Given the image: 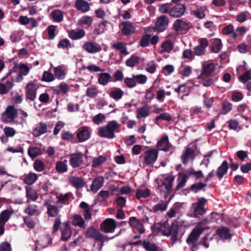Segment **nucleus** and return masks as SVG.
Listing matches in <instances>:
<instances>
[{
	"label": "nucleus",
	"instance_id": "b1692460",
	"mask_svg": "<svg viewBox=\"0 0 251 251\" xmlns=\"http://www.w3.org/2000/svg\"><path fill=\"white\" fill-rule=\"evenodd\" d=\"M72 196L70 193H67L65 194H60L57 196V201L56 204L59 207H62L63 204H68L69 202V199Z\"/></svg>",
	"mask_w": 251,
	"mask_h": 251
},
{
	"label": "nucleus",
	"instance_id": "6e6d98bb",
	"mask_svg": "<svg viewBox=\"0 0 251 251\" xmlns=\"http://www.w3.org/2000/svg\"><path fill=\"white\" fill-rule=\"evenodd\" d=\"M207 184L201 182L196 183L192 184L190 187V190L195 193H198L204 187H206Z\"/></svg>",
	"mask_w": 251,
	"mask_h": 251
},
{
	"label": "nucleus",
	"instance_id": "cd10ccee",
	"mask_svg": "<svg viewBox=\"0 0 251 251\" xmlns=\"http://www.w3.org/2000/svg\"><path fill=\"white\" fill-rule=\"evenodd\" d=\"M202 233V230L199 228L195 227L190 234L189 235L186 242L189 243V242H193L197 241L200 236Z\"/></svg>",
	"mask_w": 251,
	"mask_h": 251
},
{
	"label": "nucleus",
	"instance_id": "0e129e2a",
	"mask_svg": "<svg viewBox=\"0 0 251 251\" xmlns=\"http://www.w3.org/2000/svg\"><path fill=\"white\" fill-rule=\"evenodd\" d=\"M223 109L221 111L222 114L225 115L228 113L232 109V104L228 101H224L222 103Z\"/></svg>",
	"mask_w": 251,
	"mask_h": 251
},
{
	"label": "nucleus",
	"instance_id": "aec40b11",
	"mask_svg": "<svg viewBox=\"0 0 251 251\" xmlns=\"http://www.w3.org/2000/svg\"><path fill=\"white\" fill-rule=\"evenodd\" d=\"M229 165L226 160L224 161L222 164L217 168L216 175L219 180L222 179L224 175L227 174Z\"/></svg>",
	"mask_w": 251,
	"mask_h": 251
},
{
	"label": "nucleus",
	"instance_id": "c756f323",
	"mask_svg": "<svg viewBox=\"0 0 251 251\" xmlns=\"http://www.w3.org/2000/svg\"><path fill=\"white\" fill-rule=\"evenodd\" d=\"M124 91L119 88H115L109 93V96L117 101L122 99L124 96Z\"/></svg>",
	"mask_w": 251,
	"mask_h": 251
},
{
	"label": "nucleus",
	"instance_id": "bb28decb",
	"mask_svg": "<svg viewBox=\"0 0 251 251\" xmlns=\"http://www.w3.org/2000/svg\"><path fill=\"white\" fill-rule=\"evenodd\" d=\"M82 47L87 52L91 53L99 52L101 50L100 47L97 46L95 43L91 42H86Z\"/></svg>",
	"mask_w": 251,
	"mask_h": 251
},
{
	"label": "nucleus",
	"instance_id": "1a4fd4ad",
	"mask_svg": "<svg viewBox=\"0 0 251 251\" xmlns=\"http://www.w3.org/2000/svg\"><path fill=\"white\" fill-rule=\"evenodd\" d=\"M158 151L156 149H150L145 152L144 162L146 165L153 164L157 159Z\"/></svg>",
	"mask_w": 251,
	"mask_h": 251
},
{
	"label": "nucleus",
	"instance_id": "5fc2aeb1",
	"mask_svg": "<svg viewBox=\"0 0 251 251\" xmlns=\"http://www.w3.org/2000/svg\"><path fill=\"white\" fill-rule=\"evenodd\" d=\"M39 211L38 206L35 204L29 205L24 210L25 213L30 216H33L38 213Z\"/></svg>",
	"mask_w": 251,
	"mask_h": 251
},
{
	"label": "nucleus",
	"instance_id": "f8f14e48",
	"mask_svg": "<svg viewBox=\"0 0 251 251\" xmlns=\"http://www.w3.org/2000/svg\"><path fill=\"white\" fill-rule=\"evenodd\" d=\"M186 6L183 4H177L169 11V15L174 18H179L182 16L186 10Z\"/></svg>",
	"mask_w": 251,
	"mask_h": 251
},
{
	"label": "nucleus",
	"instance_id": "69168bd1",
	"mask_svg": "<svg viewBox=\"0 0 251 251\" xmlns=\"http://www.w3.org/2000/svg\"><path fill=\"white\" fill-rule=\"evenodd\" d=\"M151 35L146 34L142 36L140 41V46L142 47H147L149 46L150 42Z\"/></svg>",
	"mask_w": 251,
	"mask_h": 251
},
{
	"label": "nucleus",
	"instance_id": "49530a36",
	"mask_svg": "<svg viewBox=\"0 0 251 251\" xmlns=\"http://www.w3.org/2000/svg\"><path fill=\"white\" fill-rule=\"evenodd\" d=\"M26 194L27 198L32 201H35L38 199L36 192L31 187H26Z\"/></svg>",
	"mask_w": 251,
	"mask_h": 251
},
{
	"label": "nucleus",
	"instance_id": "dca6fc26",
	"mask_svg": "<svg viewBox=\"0 0 251 251\" xmlns=\"http://www.w3.org/2000/svg\"><path fill=\"white\" fill-rule=\"evenodd\" d=\"M156 147L158 150L166 152L170 150L172 145L169 142L168 136L166 135L158 141Z\"/></svg>",
	"mask_w": 251,
	"mask_h": 251
},
{
	"label": "nucleus",
	"instance_id": "2eb2a0df",
	"mask_svg": "<svg viewBox=\"0 0 251 251\" xmlns=\"http://www.w3.org/2000/svg\"><path fill=\"white\" fill-rule=\"evenodd\" d=\"M121 28V32L124 35H129L135 32V27L133 24L128 21H123L120 24Z\"/></svg>",
	"mask_w": 251,
	"mask_h": 251
},
{
	"label": "nucleus",
	"instance_id": "423d86ee",
	"mask_svg": "<svg viewBox=\"0 0 251 251\" xmlns=\"http://www.w3.org/2000/svg\"><path fill=\"white\" fill-rule=\"evenodd\" d=\"M37 87L32 81L28 82L25 87V99L27 101H33L36 98Z\"/></svg>",
	"mask_w": 251,
	"mask_h": 251
},
{
	"label": "nucleus",
	"instance_id": "774afa93",
	"mask_svg": "<svg viewBox=\"0 0 251 251\" xmlns=\"http://www.w3.org/2000/svg\"><path fill=\"white\" fill-rule=\"evenodd\" d=\"M105 119V116L103 114L99 113L94 116L93 118V122L96 125H100Z\"/></svg>",
	"mask_w": 251,
	"mask_h": 251
},
{
	"label": "nucleus",
	"instance_id": "09e8293b",
	"mask_svg": "<svg viewBox=\"0 0 251 251\" xmlns=\"http://www.w3.org/2000/svg\"><path fill=\"white\" fill-rule=\"evenodd\" d=\"M222 47V43L221 40L219 38H216L214 40L211 48V50L214 53H218L221 50Z\"/></svg>",
	"mask_w": 251,
	"mask_h": 251
},
{
	"label": "nucleus",
	"instance_id": "13d9d810",
	"mask_svg": "<svg viewBox=\"0 0 251 251\" xmlns=\"http://www.w3.org/2000/svg\"><path fill=\"white\" fill-rule=\"evenodd\" d=\"M167 206L168 204L166 202L162 201L161 203H158L154 205L152 208V211L154 212L164 211L167 209Z\"/></svg>",
	"mask_w": 251,
	"mask_h": 251
},
{
	"label": "nucleus",
	"instance_id": "9b49d317",
	"mask_svg": "<svg viewBox=\"0 0 251 251\" xmlns=\"http://www.w3.org/2000/svg\"><path fill=\"white\" fill-rule=\"evenodd\" d=\"M128 224L133 229H135L140 234L145 233V228L142 222L136 217H131L129 219Z\"/></svg>",
	"mask_w": 251,
	"mask_h": 251
},
{
	"label": "nucleus",
	"instance_id": "052dcab7",
	"mask_svg": "<svg viewBox=\"0 0 251 251\" xmlns=\"http://www.w3.org/2000/svg\"><path fill=\"white\" fill-rule=\"evenodd\" d=\"M155 87L152 86L149 89L147 90L145 96V99L147 102H150L154 98V93L155 91Z\"/></svg>",
	"mask_w": 251,
	"mask_h": 251
},
{
	"label": "nucleus",
	"instance_id": "4468645a",
	"mask_svg": "<svg viewBox=\"0 0 251 251\" xmlns=\"http://www.w3.org/2000/svg\"><path fill=\"white\" fill-rule=\"evenodd\" d=\"M61 231V240L66 241L71 237L72 235V230L70 227V222L67 221L62 224V226L60 227Z\"/></svg>",
	"mask_w": 251,
	"mask_h": 251
},
{
	"label": "nucleus",
	"instance_id": "39448f33",
	"mask_svg": "<svg viewBox=\"0 0 251 251\" xmlns=\"http://www.w3.org/2000/svg\"><path fill=\"white\" fill-rule=\"evenodd\" d=\"M206 202L207 200L204 197H201L198 199L197 202L193 204V214L195 217H200L206 213L207 210L205 206Z\"/></svg>",
	"mask_w": 251,
	"mask_h": 251
},
{
	"label": "nucleus",
	"instance_id": "f03ea898",
	"mask_svg": "<svg viewBox=\"0 0 251 251\" xmlns=\"http://www.w3.org/2000/svg\"><path fill=\"white\" fill-rule=\"evenodd\" d=\"M169 23V19L166 15H161L157 17L154 26L148 28V31H153L157 33L163 32L168 28Z\"/></svg>",
	"mask_w": 251,
	"mask_h": 251
},
{
	"label": "nucleus",
	"instance_id": "e2e57ef3",
	"mask_svg": "<svg viewBox=\"0 0 251 251\" xmlns=\"http://www.w3.org/2000/svg\"><path fill=\"white\" fill-rule=\"evenodd\" d=\"M70 162L73 168L78 167V153L71 154Z\"/></svg>",
	"mask_w": 251,
	"mask_h": 251
},
{
	"label": "nucleus",
	"instance_id": "72a5a7b5",
	"mask_svg": "<svg viewBox=\"0 0 251 251\" xmlns=\"http://www.w3.org/2000/svg\"><path fill=\"white\" fill-rule=\"evenodd\" d=\"M67 160L65 159L63 161H58L56 163L55 169L57 173L59 174H63L67 172L68 166L66 164Z\"/></svg>",
	"mask_w": 251,
	"mask_h": 251
},
{
	"label": "nucleus",
	"instance_id": "6ab92c4d",
	"mask_svg": "<svg viewBox=\"0 0 251 251\" xmlns=\"http://www.w3.org/2000/svg\"><path fill=\"white\" fill-rule=\"evenodd\" d=\"M18 115L17 110L14 107V106H8L4 112L2 114V118H4L5 117L7 119L13 120L16 118Z\"/></svg>",
	"mask_w": 251,
	"mask_h": 251
},
{
	"label": "nucleus",
	"instance_id": "20e7f679",
	"mask_svg": "<svg viewBox=\"0 0 251 251\" xmlns=\"http://www.w3.org/2000/svg\"><path fill=\"white\" fill-rule=\"evenodd\" d=\"M178 230V223L177 220H174L170 226H168L167 225L166 228H164L163 235L166 236L171 235V240L172 241L173 244H174L177 240Z\"/></svg>",
	"mask_w": 251,
	"mask_h": 251
},
{
	"label": "nucleus",
	"instance_id": "4d7b16f0",
	"mask_svg": "<svg viewBox=\"0 0 251 251\" xmlns=\"http://www.w3.org/2000/svg\"><path fill=\"white\" fill-rule=\"evenodd\" d=\"M161 120L166 121L167 122L171 121L172 120V116L169 113L165 112L161 113L156 117L155 122L157 123Z\"/></svg>",
	"mask_w": 251,
	"mask_h": 251
},
{
	"label": "nucleus",
	"instance_id": "338daca9",
	"mask_svg": "<svg viewBox=\"0 0 251 251\" xmlns=\"http://www.w3.org/2000/svg\"><path fill=\"white\" fill-rule=\"evenodd\" d=\"M56 28V26L54 25H50L47 29L48 33V39L49 40H53L55 37V31Z\"/></svg>",
	"mask_w": 251,
	"mask_h": 251
},
{
	"label": "nucleus",
	"instance_id": "6e6552de",
	"mask_svg": "<svg viewBox=\"0 0 251 251\" xmlns=\"http://www.w3.org/2000/svg\"><path fill=\"white\" fill-rule=\"evenodd\" d=\"M86 237L93 239L95 241H100L103 243L105 237L100 231L96 230L93 227H89L85 232Z\"/></svg>",
	"mask_w": 251,
	"mask_h": 251
},
{
	"label": "nucleus",
	"instance_id": "de8ad7c7",
	"mask_svg": "<svg viewBox=\"0 0 251 251\" xmlns=\"http://www.w3.org/2000/svg\"><path fill=\"white\" fill-rule=\"evenodd\" d=\"M90 137V133L87 127L84 126L79 130V142L87 140Z\"/></svg>",
	"mask_w": 251,
	"mask_h": 251
},
{
	"label": "nucleus",
	"instance_id": "412c9836",
	"mask_svg": "<svg viewBox=\"0 0 251 251\" xmlns=\"http://www.w3.org/2000/svg\"><path fill=\"white\" fill-rule=\"evenodd\" d=\"M48 126L46 123L40 122L36 127L33 130V135L35 137H38L45 134L47 131Z\"/></svg>",
	"mask_w": 251,
	"mask_h": 251
},
{
	"label": "nucleus",
	"instance_id": "2f4dec72",
	"mask_svg": "<svg viewBox=\"0 0 251 251\" xmlns=\"http://www.w3.org/2000/svg\"><path fill=\"white\" fill-rule=\"evenodd\" d=\"M167 223L164 222L163 223H157L154 224L151 226V229L152 232H160L163 235V231L164 228H166Z\"/></svg>",
	"mask_w": 251,
	"mask_h": 251
},
{
	"label": "nucleus",
	"instance_id": "0eeeda50",
	"mask_svg": "<svg viewBox=\"0 0 251 251\" xmlns=\"http://www.w3.org/2000/svg\"><path fill=\"white\" fill-rule=\"evenodd\" d=\"M117 227L116 221L112 218H107L100 225V230L105 233L113 232Z\"/></svg>",
	"mask_w": 251,
	"mask_h": 251
},
{
	"label": "nucleus",
	"instance_id": "f3484780",
	"mask_svg": "<svg viewBox=\"0 0 251 251\" xmlns=\"http://www.w3.org/2000/svg\"><path fill=\"white\" fill-rule=\"evenodd\" d=\"M216 234L222 240H228L231 238L232 235L228 227L222 226L216 230Z\"/></svg>",
	"mask_w": 251,
	"mask_h": 251
},
{
	"label": "nucleus",
	"instance_id": "f257e3e1",
	"mask_svg": "<svg viewBox=\"0 0 251 251\" xmlns=\"http://www.w3.org/2000/svg\"><path fill=\"white\" fill-rule=\"evenodd\" d=\"M120 126L116 121L108 122L106 126H102L98 128V135L102 138L113 139L115 137V132L120 131Z\"/></svg>",
	"mask_w": 251,
	"mask_h": 251
},
{
	"label": "nucleus",
	"instance_id": "7ed1b4c3",
	"mask_svg": "<svg viewBox=\"0 0 251 251\" xmlns=\"http://www.w3.org/2000/svg\"><path fill=\"white\" fill-rule=\"evenodd\" d=\"M174 180L175 177L169 175L164 178L161 184L158 185V189L161 194H164V196L166 198L172 193L173 184Z\"/></svg>",
	"mask_w": 251,
	"mask_h": 251
},
{
	"label": "nucleus",
	"instance_id": "9d476101",
	"mask_svg": "<svg viewBox=\"0 0 251 251\" xmlns=\"http://www.w3.org/2000/svg\"><path fill=\"white\" fill-rule=\"evenodd\" d=\"M200 45L194 49V53L197 56H201L205 54V49L209 45V42L206 38H200L199 40Z\"/></svg>",
	"mask_w": 251,
	"mask_h": 251
},
{
	"label": "nucleus",
	"instance_id": "37998d69",
	"mask_svg": "<svg viewBox=\"0 0 251 251\" xmlns=\"http://www.w3.org/2000/svg\"><path fill=\"white\" fill-rule=\"evenodd\" d=\"M27 152L28 155L32 159L42 154L41 150L38 147H29Z\"/></svg>",
	"mask_w": 251,
	"mask_h": 251
},
{
	"label": "nucleus",
	"instance_id": "58836bf2",
	"mask_svg": "<svg viewBox=\"0 0 251 251\" xmlns=\"http://www.w3.org/2000/svg\"><path fill=\"white\" fill-rule=\"evenodd\" d=\"M150 114L149 107L148 105H145L142 108L137 110V118L141 119L147 117Z\"/></svg>",
	"mask_w": 251,
	"mask_h": 251
},
{
	"label": "nucleus",
	"instance_id": "f704fd0d",
	"mask_svg": "<svg viewBox=\"0 0 251 251\" xmlns=\"http://www.w3.org/2000/svg\"><path fill=\"white\" fill-rule=\"evenodd\" d=\"M161 52H170L174 48V44L172 41L168 39L163 42L161 45Z\"/></svg>",
	"mask_w": 251,
	"mask_h": 251
},
{
	"label": "nucleus",
	"instance_id": "473e14b6",
	"mask_svg": "<svg viewBox=\"0 0 251 251\" xmlns=\"http://www.w3.org/2000/svg\"><path fill=\"white\" fill-rule=\"evenodd\" d=\"M24 176V182L27 185H32L38 178L37 175L32 172H30L27 175H25Z\"/></svg>",
	"mask_w": 251,
	"mask_h": 251
},
{
	"label": "nucleus",
	"instance_id": "603ef678",
	"mask_svg": "<svg viewBox=\"0 0 251 251\" xmlns=\"http://www.w3.org/2000/svg\"><path fill=\"white\" fill-rule=\"evenodd\" d=\"M93 19L91 17L89 16H84L79 19V26L85 25H86V28H89L92 24Z\"/></svg>",
	"mask_w": 251,
	"mask_h": 251
},
{
	"label": "nucleus",
	"instance_id": "a878e982",
	"mask_svg": "<svg viewBox=\"0 0 251 251\" xmlns=\"http://www.w3.org/2000/svg\"><path fill=\"white\" fill-rule=\"evenodd\" d=\"M188 178V177L186 173H179L178 176L177 178L178 183L175 187V190L178 191L180 188L183 187L187 181Z\"/></svg>",
	"mask_w": 251,
	"mask_h": 251
},
{
	"label": "nucleus",
	"instance_id": "c85d7f7f",
	"mask_svg": "<svg viewBox=\"0 0 251 251\" xmlns=\"http://www.w3.org/2000/svg\"><path fill=\"white\" fill-rule=\"evenodd\" d=\"M45 205L47 206V213L49 217H54L57 215L59 212L58 206L52 205L48 202H45Z\"/></svg>",
	"mask_w": 251,
	"mask_h": 251
},
{
	"label": "nucleus",
	"instance_id": "680f3d73",
	"mask_svg": "<svg viewBox=\"0 0 251 251\" xmlns=\"http://www.w3.org/2000/svg\"><path fill=\"white\" fill-rule=\"evenodd\" d=\"M90 9L89 3L85 0H79V11L86 13Z\"/></svg>",
	"mask_w": 251,
	"mask_h": 251
},
{
	"label": "nucleus",
	"instance_id": "4be33fe9",
	"mask_svg": "<svg viewBox=\"0 0 251 251\" xmlns=\"http://www.w3.org/2000/svg\"><path fill=\"white\" fill-rule=\"evenodd\" d=\"M104 182L102 176H98L94 178L91 186V190L93 193H96L103 186Z\"/></svg>",
	"mask_w": 251,
	"mask_h": 251
},
{
	"label": "nucleus",
	"instance_id": "ddd939ff",
	"mask_svg": "<svg viewBox=\"0 0 251 251\" xmlns=\"http://www.w3.org/2000/svg\"><path fill=\"white\" fill-rule=\"evenodd\" d=\"M195 151L191 148L187 146L185 148L181 155V158L183 164H187L189 160L193 161L195 158Z\"/></svg>",
	"mask_w": 251,
	"mask_h": 251
},
{
	"label": "nucleus",
	"instance_id": "3c124183",
	"mask_svg": "<svg viewBox=\"0 0 251 251\" xmlns=\"http://www.w3.org/2000/svg\"><path fill=\"white\" fill-rule=\"evenodd\" d=\"M54 73L56 77L59 79H64L66 75L64 69L61 66L54 68Z\"/></svg>",
	"mask_w": 251,
	"mask_h": 251
},
{
	"label": "nucleus",
	"instance_id": "4c0bfd02",
	"mask_svg": "<svg viewBox=\"0 0 251 251\" xmlns=\"http://www.w3.org/2000/svg\"><path fill=\"white\" fill-rule=\"evenodd\" d=\"M151 195V190L148 189H138L136 190V198L139 200L141 198H146Z\"/></svg>",
	"mask_w": 251,
	"mask_h": 251
},
{
	"label": "nucleus",
	"instance_id": "c03bdc74",
	"mask_svg": "<svg viewBox=\"0 0 251 251\" xmlns=\"http://www.w3.org/2000/svg\"><path fill=\"white\" fill-rule=\"evenodd\" d=\"M140 58L135 54H133L126 60V64L127 66L133 68L139 63Z\"/></svg>",
	"mask_w": 251,
	"mask_h": 251
},
{
	"label": "nucleus",
	"instance_id": "c9c22d12",
	"mask_svg": "<svg viewBox=\"0 0 251 251\" xmlns=\"http://www.w3.org/2000/svg\"><path fill=\"white\" fill-rule=\"evenodd\" d=\"M210 223V221L207 218H204L198 222L195 227L201 230L202 233L206 229H209L210 228V226H209Z\"/></svg>",
	"mask_w": 251,
	"mask_h": 251
},
{
	"label": "nucleus",
	"instance_id": "7c9ffc66",
	"mask_svg": "<svg viewBox=\"0 0 251 251\" xmlns=\"http://www.w3.org/2000/svg\"><path fill=\"white\" fill-rule=\"evenodd\" d=\"M13 213L12 211H10L8 209L2 211L0 213V223L5 225L6 223L10 218Z\"/></svg>",
	"mask_w": 251,
	"mask_h": 251
},
{
	"label": "nucleus",
	"instance_id": "bf43d9fd",
	"mask_svg": "<svg viewBox=\"0 0 251 251\" xmlns=\"http://www.w3.org/2000/svg\"><path fill=\"white\" fill-rule=\"evenodd\" d=\"M33 168L37 172H42L45 169V165L41 160L36 159L34 162Z\"/></svg>",
	"mask_w": 251,
	"mask_h": 251
},
{
	"label": "nucleus",
	"instance_id": "5701e85b",
	"mask_svg": "<svg viewBox=\"0 0 251 251\" xmlns=\"http://www.w3.org/2000/svg\"><path fill=\"white\" fill-rule=\"evenodd\" d=\"M215 67L213 63L204 64L201 74V77L209 76L215 71Z\"/></svg>",
	"mask_w": 251,
	"mask_h": 251
},
{
	"label": "nucleus",
	"instance_id": "864d4df0",
	"mask_svg": "<svg viewBox=\"0 0 251 251\" xmlns=\"http://www.w3.org/2000/svg\"><path fill=\"white\" fill-rule=\"evenodd\" d=\"M143 248L147 251H158V247L154 244L144 240L143 243Z\"/></svg>",
	"mask_w": 251,
	"mask_h": 251
},
{
	"label": "nucleus",
	"instance_id": "a211bd4d",
	"mask_svg": "<svg viewBox=\"0 0 251 251\" xmlns=\"http://www.w3.org/2000/svg\"><path fill=\"white\" fill-rule=\"evenodd\" d=\"M173 28L176 31H180L182 30L187 31L190 29L188 23L182 19H177L176 20L173 24Z\"/></svg>",
	"mask_w": 251,
	"mask_h": 251
},
{
	"label": "nucleus",
	"instance_id": "a18cd8bd",
	"mask_svg": "<svg viewBox=\"0 0 251 251\" xmlns=\"http://www.w3.org/2000/svg\"><path fill=\"white\" fill-rule=\"evenodd\" d=\"M51 17L53 21L56 22H61L63 19V14L60 10H54L51 13Z\"/></svg>",
	"mask_w": 251,
	"mask_h": 251
},
{
	"label": "nucleus",
	"instance_id": "a19ab883",
	"mask_svg": "<svg viewBox=\"0 0 251 251\" xmlns=\"http://www.w3.org/2000/svg\"><path fill=\"white\" fill-rule=\"evenodd\" d=\"M188 177L193 176L196 179H199L203 177V174L201 171H196L193 168H190L186 172Z\"/></svg>",
	"mask_w": 251,
	"mask_h": 251
},
{
	"label": "nucleus",
	"instance_id": "ea45409f",
	"mask_svg": "<svg viewBox=\"0 0 251 251\" xmlns=\"http://www.w3.org/2000/svg\"><path fill=\"white\" fill-rule=\"evenodd\" d=\"M112 47L120 51L121 54H125L126 55L128 54V52L127 51V48L123 42H118L114 43L112 45Z\"/></svg>",
	"mask_w": 251,
	"mask_h": 251
},
{
	"label": "nucleus",
	"instance_id": "8fccbe9b",
	"mask_svg": "<svg viewBox=\"0 0 251 251\" xmlns=\"http://www.w3.org/2000/svg\"><path fill=\"white\" fill-rule=\"evenodd\" d=\"M209 76H203L201 77V75L199 76V78L202 81V85L205 87H208L213 84L214 82L217 81L218 77H216L214 79L208 78Z\"/></svg>",
	"mask_w": 251,
	"mask_h": 251
},
{
	"label": "nucleus",
	"instance_id": "393cba45",
	"mask_svg": "<svg viewBox=\"0 0 251 251\" xmlns=\"http://www.w3.org/2000/svg\"><path fill=\"white\" fill-rule=\"evenodd\" d=\"M19 72L16 78L17 82H20L23 79V76L26 75L29 71V68L25 64H21L19 66Z\"/></svg>",
	"mask_w": 251,
	"mask_h": 251
},
{
	"label": "nucleus",
	"instance_id": "e433bc0d",
	"mask_svg": "<svg viewBox=\"0 0 251 251\" xmlns=\"http://www.w3.org/2000/svg\"><path fill=\"white\" fill-rule=\"evenodd\" d=\"M98 76V82L102 85H106L111 78L110 75L107 73L99 74Z\"/></svg>",
	"mask_w": 251,
	"mask_h": 251
},
{
	"label": "nucleus",
	"instance_id": "79ce46f5",
	"mask_svg": "<svg viewBox=\"0 0 251 251\" xmlns=\"http://www.w3.org/2000/svg\"><path fill=\"white\" fill-rule=\"evenodd\" d=\"M106 160L107 158L105 156L100 155L98 157H95L92 161V166L93 168H98L104 163Z\"/></svg>",
	"mask_w": 251,
	"mask_h": 251
}]
</instances>
